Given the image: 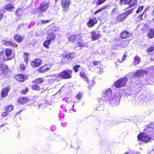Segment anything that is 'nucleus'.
Returning a JSON list of instances; mask_svg holds the SVG:
<instances>
[{
	"instance_id": "f257e3e1",
	"label": "nucleus",
	"mask_w": 154,
	"mask_h": 154,
	"mask_svg": "<svg viewBox=\"0 0 154 154\" xmlns=\"http://www.w3.org/2000/svg\"><path fill=\"white\" fill-rule=\"evenodd\" d=\"M112 90L108 88L103 92L102 99L103 100L108 101L110 105L118 106L121 97L119 96H115L112 95Z\"/></svg>"
},
{
	"instance_id": "f03ea898",
	"label": "nucleus",
	"mask_w": 154,
	"mask_h": 154,
	"mask_svg": "<svg viewBox=\"0 0 154 154\" xmlns=\"http://www.w3.org/2000/svg\"><path fill=\"white\" fill-rule=\"evenodd\" d=\"M72 70L66 69L56 74V76L62 79H68L72 78Z\"/></svg>"
},
{
	"instance_id": "7ed1b4c3",
	"label": "nucleus",
	"mask_w": 154,
	"mask_h": 154,
	"mask_svg": "<svg viewBox=\"0 0 154 154\" xmlns=\"http://www.w3.org/2000/svg\"><path fill=\"white\" fill-rule=\"evenodd\" d=\"M151 139L152 138L149 135L145 133H140L138 136V140L145 143L149 142Z\"/></svg>"
},
{
	"instance_id": "20e7f679",
	"label": "nucleus",
	"mask_w": 154,
	"mask_h": 154,
	"mask_svg": "<svg viewBox=\"0 0 154 154\" xmlns=\"http://www.w3.org/2000/svg\"><path fill=\"white\" fill-rule=\"evenodd\" d=\"M127 80L126 78L120 79L115 82L114 86L117 88H120L124 86Z\"/></svg>"
},
{
	"instance_id": "39448f33",
	"label": "nucleus",
	"mask_w": 154,
	"mask_h": 154,
	"mask_svg": "<svg viewBox=\"0 0 154 154\" xmlns=\"http://www.w3.org/2000/svg\"><path fill=\"white\" fill-rule=\"evenodd\" d=\"M74 54L72 53L68 55L63 56V58L62 59V62L63 63H66L69 62L74 58Z\"/></svg>"
},
{
	"instance_id": "423d86ee",
	"label": "nucleus",
	"mask_w": 154,
	"mask_h": 154,
	"mask_svg": "<svg viewBox=\"0 0 154 154\" xmlns=\"http://www.w3.org/2000/svg\"><path fill=\"white\" fill-rule=\"evenodd\" d=\"M49 6V4L48 2L43 1L41 3L38 7L41 12L43 13L47 10Z\"/></svg>"
},
{
	"instance_id": "0eeeda50",
	"label": "nucleus",
	"mask_w": 154,
	"mask_h": 154,
	"mask_svg": "<svg viewBox=\"0 0 154 154\" xmlns=\"http://www.w3.org/2000/svg\"><path fill=\"white\" fill-rule=\"evenodd\" d=\"M147 73V71L145 70H138L135 73H133V74L134 77H140L144 74Z\"/></svg>"
},
{
	"instance_id": "6e6552de",
	"label": "nucleus",
	"mask_w": 154,
	"mask_h": 154,
	"mask_svg": "<svg viewBox=\"0 0 154 154\" xmlns=\"http://www.w3.org/2000/svg\"><path fill=\"white\" fill-rule=\"evenodd\" d=\"M10 89V88L9 86H7L5 88H4L1 92V96L4 97L7 96Z\"/></svg>"
},
{
	"instance_id": "1a4fd4ad",
	"label": "nucleus",
	"mask_w": 154,
	"mask_h": 154,
	"mask_svg": "<svg viewBox=\"0 0 154 154\" xmlns=\"http://www.w3.org/2000/svg\"><path fill=\"white\" fill-rule=\"evenodd\" d=\"M12 52L11 50L10 49H6L5 50V53L7 60L12 59L14 57V56L11 55Z\"/></svg>"
},
{
	"instance_id": "9d476101",
	"label": "nucleus",
	"mask_w": 154,
	"mask_h": 154,
	"mask_svg": "<svg viewBox=\"0 0 154 154\" xmlns=\"http://www.w3.org/2000/svg\"><path fill=\"white\" fill-rule=\"evenodd\" d=\"M42 62L41 60L39 59H37L32 61L31 64L33 67H38L40 65Z\"/></svg>"
},
{
	"instance_id": "9b49d317",
	"label": "nucleus",
	"mask_w": 154,
	"mask_h": 154,
	"mask_svg": "<svg viewBox=\"0 0 154 154\" xmlns=\"http://www.w3.org/2000/svg\"><path fill=\"white\" fill-rule=\"evenodd\" d=\"M91 35L93 40H95L99 38L100 37V35L98 31H93L91 32Z\"/></svg>"
},
{
	"instance_id": "f8f14e48",
	"label": "nucleus",
	"mask_w": 154,
	"mask_h": 154,
	"mask_svg": "<svg viewBox=\"0 0 154 154\" xmlns=\"http://www.w3.org/2000/svg\"><path fill=\"white\" fill-rule=\"evenodd\" d=\"M82 70L79 73V75L80 77L84 80L87 82H88L89 79L87 77L85 71L83 69V68H82Z\"/></svg>"
},
{
	"instance_id": "ddd939ff",
	"label": "nucleus",
	"mask_w": 154,
	"mask_h": 154,
	"mask_svg": "<svg viewBox=\"0 0 154 154\" xmlns=\"http://www.w3.org/2000/svg\"><path fill=\"white\" fill-rule=\"evenodd\" d=\"M62 3L63 8L66 11L70 4V0H62Z\"/></svg>"
},
{
	"instance_id": "4468645a",
	"label": "nucleus",
	"mask_w": 154,
	"mask_h": 154,
	"mask_svg": "<svg viewBox=\"0 0 154 154\" xmlns=\"http://www.w3.org/2000/svg\"><path fill=\"white\" fill-rule=\"evenodd\" d=\"M31 13L32 14H35L38 15L39 17H42L43 15V13L41 12L39 7L33 9Z\"/></svg>"
},
{
	"instance_id": "2eb2a0df",
	"label": "nucleus",
	"mask_w": 154,
	"mask_h": 154,
	"mask_svg": "<svg viewBox=\"0 0 154 154\" xmlns=\"http://www.w3.org/2000/svg\"><path fill=\"white\" fill-rule=\"evenodd\" d=\"M0 70L2 71V74L5 75L8 70L7 66L5 64H1L0 66Z\"/></svg>"
},
{
	"instance_id": "dca6fc26",
	"label": "nucleus",
	"mask_w": 154,
	"mask_h": 154,
	"mask_svg": "<svg viewBox=\"0 0 154 154\" xmlns=\"http://www.w3.org/2000/svg\"><path fill=\"white\" fill-rule=\"evenodd\" d=\"M15 78L18 81L22 82L25 80L26 76L22 74H18L15 76Z\"/></svg>"
},
{
	"instance_id": "f3484780",
	"label": "nucleus",
	"mask_w": 154,
	"mask_h": 154,
	"mask_svg": "<svg viewBox=\"0 0 154 154\" xmlns=\"http://www.w3.org/2000/svg\"><path fill=\"white\" fill-rule=\"evenodd\" d=\"M126 17V15L123 13L117 17V21L119 22H122L125 20Z\"/></svg>"
},
{
	"instance_id": "a211bd4d",
	"label": "nucleus",
	"mask_w": 154,
	"mask_h": 154,
	"mask_svg": "<svg viewBox=\"0 0 154 154\" xmlns=\"http://www.w3.org/2000/svg\"><path fill=\"white\" fill-rule=\"evenodd\" d=\"M16 15L19 17H21L23 15H24L23 10L21 9H17L16 12Z\"/></svg>"
},
{
	"instance_id": "6ab92c4d",
	"label": "nucleus",
	"mask_w": 154,
	"mask_h": 154,
	"mask_svg": "<svg viewBox=\"0 0 154 154\" xmlns=\"http://www.w3.org/2000/svg\"><path fill=\"white\" fill-rule=\"evenodd\" d=\"M132 0H120L119 4L120 5H123L127 4L129 5L130 4Z\"/></svg>"
},
{
	"instance_id": "aec40b11",
	"label": "nucleus",
	"mask_w": 154,
	"mask_h": 154,
	"mask_svg": "<svg viewBox=\"0 0 154 154\" xmlns=\"http://www.w3.org/2000/svg\"><path fill=\"white\" fill-rule=\"evenodd\" d=\"M96 22V19H90L89 22L88 23V25L89 27H91L94 26Z\"/></svg>"
},
{
	"instance_id": "412c9836",
	"label": "nucleus",
	"mask_w": 154,
	"mask_h": 154,
	"mask_svg": "<svg viewBox=\"0 0 154 154\" xmlns=\"http://www.w3.org/2000/svg\"><path fill=\"white\" fill-rule=\"evenodd\" d=\"M50 69V68L47 67L46 66H45L39 68L38 71L39 72L43 73L45 71H47L49 70Z\"/></svg>"
},
{
	"instance_id": "4be33fe9",
	"label": "nucleus",
	"mask_w": 154,
	"mask_h": 154,
	"mask_svg": "<svg viewBox=\"0 0 154 154\" xmlns=\"http://www.w3.org/2000/svg\"><path fill=\"white\" fill-rule=\"evenodd\" d=\"M129 32L125 31H123L121 34V37L123 38H128L130 36Z\"/></svg>"
},
{
	"instance_id": "5701e85b",
	"label": "nucleus",
	"mask_w": 154,
	"mask_h": 154,
	"mask_svg": "<svg viewBox=\"0 0 154 154\" xmlns=\"http://www.w3.org/2000/svg\"><path fill=\"white\" fill-rule=\"evenodd\" d=\"M129 44V41L125 40L122 42L120 44V45L121 47L124 48L126 47Z\"/></svg>"
},
{
	"instance_id": "b1692460",
	"label": "nucleus",
	"mask_w": 154,
	"mask_h": 154,
	"mask_svg": "<svg viewBox=\"0 0 154 154\" xmlns=\"http://www.w3.org/2000/svg\"><path fill=\"white\" fill-rule=\"evenodd\" d=\"M56 38L55 35L51 33L49 34L47 37V39L51 41L52 40Z\"/></svg>"
},
{
	"instance_id": "393cba45",
	"label": "nucleus",
	"mask_w": 154,
	"mask_h": 154,
	"mask_svg": "<svg viewBox=\"0 0 154 154\" xmlns=\"http://www.w3.org/2000/svg\"><path fill=\"white\" fill-rule=\"evenodd\" d=\"M15 39L18 42H20L22 41L23 37H21L19 35H16L14 36Z\"/></svg>"
},
{
	"instance_id": "a878e982",
	"label": "nucleus",
	"mask_w": 154,
	"mask_h": 154,
	"mask_svg": "<svg viewBox=\"0 0 154 154\" xmlns=\"http://www.w3.org/2000/svg\"><path fill=\"white\" fill-rule=\"evenodd\" d=\"M140 58L139 57L136 56L134 58L133 64L134 65H137L140 63Z\"/></svg>"
},
{
	"instance_id": "bb28decb",
	"label": "nucleus",
	"mask_w": 154,
	"mask_h": 154,
	"mask_svg": "<svg viewBox=\"0 0 154 154\" xmlns=\"http://www.w3.org/2000/svg\"><path fill=\"white\" fill-rule=\"evenodd\" d=\"M148 37L151 38H153L154 37V29H150L149 33L148 34Z\"/></svg>"
},
{
	"instance_id": "cd10ccee",
	"label": "nucleus",
	"mask_w": 154,
	"mask_h": 154,
	"mask_svg": "<svg viewBox=\"0 0 154 154\" xmlns=\"http://www.w3.org/2000/svg\"><path fill=\"white\" fill-rule=\"evenodd\" d=\"M5 8L7 10L11 11L14 9V7L11 4H8L5 7Z\"/></svg>"
},
{
	"instance_id": "c85d7f7f",
	"label": "nucleus",
	"mask_w": 154,
	"mask_h": 154,
	"mask_svg": "<svg viewBox=\"0 0 154 154\" xmlns=\"http://www.w3.org/2000/svg\"><path fill=\"white\" fill-rule=\"evenodd\" d=\"M27 99L26 98L24 97H21L18 100V102L20 104H24L26 103Z\"/></svg>"
},
{
	"instance_id": "c756f323",
	"label": "nucleus",
	"mask_w": 154,
	"mask_h": 154,
	"mask_svg": "<svg viewBox=\"0 0 154 154\" xmlns=\"http://www.w3.org/2000/svg\"><path fill=\"white\" fill-rule=\"evenodd\" d=\"M76 38V35H72L69 36L68 37V40L72 42H75V40Z\"/></svg>"
},
{
	"instance_id": "7c9ffc66",
	"label": "nucleus",
	"mask_w": 154,
	"mask_h": 154,
	"mask_svg": "<svg viewBox=\"0 0 154 154\" xmlns=\"http://www.w3.org/2000/svg\"><path fill=\"white\" fill-rule=\"evenodd\" d=\"M51 41L47 39V40L44 42L43 43V46L47 48H49V46L50 44Z\"/></svg>"
},
{
	"instance_id": "2f4dec72",
	"label": "nucleus",
	"mask_w": 154,
	"mask_h": 154,
	"mask_svg": "<svg viewBox=\"0 0 154 154\" xmlns=\"http://www.w3.org/2000/svg\"><path fill=\"white\" fill-rule=\"evenodd\" d=\"M148 71L149 74L153 77H154V67H152L149 68Z\"/></svg>"
},
{
	"instance_id": "473e14b6",
	"label": "nucleus",
	"mask_w": 154,
	"mask_h": 154,
	"mask_svg": "<svg viewBox=\"0 0 154 154\" xmlns=\"http://www.w3.org/2000/svg\"><path fill=\"white\" fill-rule=\"evenodd\" d=\"M154 50V47H150L146 49V51L149 54H151Z\"/></svg>"
},
{
	"instance_id": "72a5a7b5",
	"label": "nucleus",
	"mask_w": 154,
	"mask_h": 154,
	"mask_svg": "<svg viewBox=\"0 0 154 154\" xmlns=\"http://www.w3.org/2000/svg\"><path fill=\"white\" fill-rule=\"evenodd\" d=\"M44 81V79H43L42 78H41L37 79L35 80L33 82L40 84L43 83Z\"/></svg>"
},
{
	"instance_id": "f704fd0d",
	"label": "nucleus",
	"mask_w": 154,
	"mask_h": 154,
	"mask_svg": "<svg viewBox=\"0 0 154 154\" xmlns=\"http://www.w3.org/2000/svg\"><path fill=\"white\" fill-rule=\"evenodd\" d=\"M32 89L33 90L38 91L40 89L39 85L37 84H34L32 86Z\"/></svg>"
},
{
	"instance_id": "c9c22d12",
	"label": "nucleus",
	"mask_w": 154,
	"mask_h": 154,
	"mask_svg": "<svg viewBox=\"0 0 154 154\" xmlns=\"http://www.w3.org/2000/svg\"><path fill=\"white\" fill-rule=\"evenodd\" d=\"M79 46L81 47H87L88 46V45L87 43H83V42L81 41L79 42L78 43Z\"/></svg>"
},
{
	"instance_id": "e433bc0d",
	"label": "nucleus",
	"mask_w": 154,
	"mask_h": 154,
	"mask_svg": "<svg viewBox=\"0 0 154 154\" xmlns=\"http://www.w3.org/2000/svg\"><path fill=\"white\" fill-rule=\"evenodd\" d=\"M5 45H11L14 47H16L17 45L13 42L11 41H5Z\"/></svg>"
},
{
	"instance_id": "4c0bfd02",
	"label": "nucleus",
	"mask_w": 154,
	"mask_h": 154,
	"mask_svg": "<svg viewBox=\"0 0 154 154\" xmlns=\"http://www.w3.org/2000/svg\"><path fill=\"white\" fill-rule=\"evenodd\" d=\"M5 110L8 112H11L13 109V107L12 105L8 106L5 108Z\"/></svg>"
},
{
	"instance_id": "58836bf2",
	"label": "nucleus",
	"mask_w": 154,
	"mask_h": 154,
	"mask_svg": "<svg viewBox=\"0 0 154 154\" xmlns=\"http://www.w3.org/2000/svg\"><path fill=\"white\" fill-rule=\"evenodd\" d=\"M29 54L26 53H24V61L26 63V64L27 63V62L28 61V56Z\"/></svg>"
},
{
	"instance_id": "ea45409f",
	"label": "nucleus",
	"mask_w": 154,
	"mask_h": 154,
	"mask_svg": "<svg viewBox=\"0 0 154 154\" xmlns=\"http://www.w3.org/2000/svg\"><path fill=\"white\" fill-rule=\"evenodd\" d=\"M118 11V8H115L111 12V15L112 16H114L115 15L117 12Z\"/></svg>"
},
{
	"instance_id": "a19ab883",
	"label": "nucleus",
	"mask_w": 154,
	"mask_h": 154,
	"mask_svg": "<svg viewBox=\"0 0 154 154\" xmlns=\"http://www.w3.org/2000/svg\"><path fill=\"white\" fill-rule=\"evenodd\" d=\"M107 0H97L98 2L96 3V5L98 6L101 5L105 2Z\"/></svg>"
},
{
	"instance_id": "79ce46f5",
	"label": "nucleus",
	"mask_w": 154,
	"mask_h": 154,
	"mask_svg": "<svg viewBox=\"0 0 154 154\" xmlns=\"http://www.w3.org/2000/svg\"><path fill=\"white\" fill-rule=\"evenodd\" d=\"M106 8V7H104L103 8H100L99 9L97 10L96 11H95L94 13V14H96L98 13L99 12H100L102 11H103Z\"/></svg>"
},
{
	"instance_id": "37998d69",
	"label": "nucleus",
	"mask_w": 154,
	"mask_h": 154,
	"mask_svg": "<svg viewBox=\"0 0 154 154\" xmlns=\"http://www.w3.org/2000/svg\"><path fill=\"white\" fill-rule=\"evenodd\" d=\"M144 13H145L144 12H143L140 16H139L136 18V20H137L139 21H140L142 20V17L143 16V14H144Z\"/></svg>"
},
{
	"instance_id": "c03bdc74",
	"label": "nucleus",
	"mask_w": 154,
	"mask_h": 154,
	"mask_svg": "<svg viewBox=\"0 0 154 154\" xmlns=\"http://www.w3.org/2000/svg\"><path fill=\"white\" fill-rule=\"evenodd\" d=\"M133 9H130V10H129L127 11H126V12L124 13H125V15H126V17H127V16L131 14L133 12Z\"/></svg>"
},
{
	"instance_id": "a18cd8bd",
	"label": "nucleus",
	"mask_w": 154,
	"mask_h": 154,
	"mask_svg": "<svg viewBox=\"0 0 154 154\" xmlns=\"http://www.w3.org/2000/svg\"><path fill=\"white\" fill-rule=\"evenodd\" d=\"M126 56L127 54H126L125 53L124 54L122 57V58L121 60V61H120L119 60H118L119 61L120 63L122 62H123V61H125V60Z\"/></svg>"
},
{
	"instance_id": "49530a36",
	"label": "nucleus",
	"mask_w": 154,
	"mask_h": 154,
	"mask_svg": "<svg viewBox=\"0 0 154 154\" xmlns=\"http://www.w3.org/2000/svg\"><path fill=\"white\" fill-rule=\"evenodd\" d=\"M143 6H140L139 8L137 10V11L136 13L137 14H138L139 12H140L143 9Z\"/></svg>"
},
{
	"instance_id": "de8ad7c7",
	"label": "nucleus",
	"mask_w": 154,
	"mask_h": 154,
	"mask_svg": "<svg viewBox=\"0 0 154 154\" xmlns=\"http://www.w3.org/2000/svg\"><path fill=\"white\" fill-rule=\"evenodd\" d=\"M78 100L80 99L82 97V93L81 92H79L78 94Z\"/></svg>"
},
{
	"instance_id": "09e8293b",
	"label": "nucleus",
	"mask_w": 154,
	"mask_h": 154,
	"mask_svg": "<svg viewBox=\"0 0 154 154\" xmlns=\"http://www.w3.org/2000/svg\"><path fill=\"white\" fill-rule=\"evenodd\" d=\"M28 89L26 88L24 90H22L21 91V93L23 94H25L28 91Z\"/></svg>"
},
{
	"instance_id": "8fccbe9b",
	"label": "nucleus",
	"mask_w": 154,
	"mask_h": 154,
	"mask_svg": "<svg viewBox=\"0 0 154 154\" xmlns=\"http://www.w3.org/2000/svg\"><path fill=\"white\" fill-rule=\"evenodd\" d=\"M137 3V0H135L134 1L133 3L129 6L130 7H131L134 6Z\"/></svg>"
},
{
	"instance_id": "3c124183",
	"label": "nucleus",
	"mask_w": 154,
	"mask_h": 154,
	"mask_svg": "<svg viewBox=\"0 0 154 154\" xmlns=\"http://www.w3.org/2000/svg\"><path fill=\"white\" fill-rule=\"evenodd\" d=\"M8 113L6 112H4L2 113V116L3 117H4L6 116L7 115Z\"/></svg>"
},
{
	"instance_id": "603ef678",
	"label": "nucleus",
	"mask_w": 154,
	"mask_h": 154,
	"mask_svg": "<svg viewBox=\"0 0 154 154\" xmlns=\"http://www.w3.org/2000/svg\"><path fill=\"white\" fill-rule=\"evenodd\" d=\"M20 68L22 70H23L25 68V66L23 64H20Z\"/></svg>"
},
{
	"instance_id": "864d4df0",
	"label": "nucleus",
	"mask_w": 154,
	"mask_h": 154,
	"mask_svg": "<svg viewBox=\"0 0 154 154\" xmlns=\"http://www.w3.org/2000/svg\"><path fill=\"white\" fill-rule=\"evenodd\" d=\"M73 69L74 71L77 72V65H75L74 66H73Z\"/></svg>"
},
{
	"instance_id": "5fc2aeb1",
	"label": "nucleus",
	"mask_w": 154,
	"mask_h": 154,
	"mask_svg": "<svg viewBox=\"0 0 154 154\" xmlns=\"http://www.w3.org/2000/svg\"><path fill=\"white\" fill-rule=\"evenodd\" d=\"M42 23L43 24H45V23H48L49 22V20H42Z\"/></svg>"
},
{
	"instance_id": "6e6d98bb",
	"label": "nucleus",
	"mask_w": 154,
	"mask_h": 154,
	"mask_svg": "<svg viewBox=\"0 0 154 154\" xmlns=\"http://www.w3.org/2000/svg\"><path fill=\"white\" fill-rule=\"evenodd\" d=\"M98 63H100V62L97 61H94L93 63V64L95 66L97 65Z\"/></svg>"
},
{
	"instance_id": "4d7b16f0",
	"label": "nucleus",
	"mask_w": 154,
	"mask_h": 154,
	"mask_svg": "<svg viewBox=\"0 0 154 154\" xmlns=\"http://www.w3.org/2000/svg\"><path fill=\"white\" fill-rule=\"evenodd\" d=\"M23 26V25L22 24H21V25H19L17 27V30H19L20 28L22 26Z\"/></svg>"
},
{
	"instance_id": "13d9d810",
	"label": "nucleus",
	"mask_w": 154,
	"mask_h": 154,
	"mask_svg": "<svg viewBox=\"0 0 154 154\" xmlns=\"http://www.w3.org/2000/svg\"><path fill=\"white\" fill-rule=\"evenodd\" d=\"M100 69V70L99 73V74H101L103 72V70L102 69Z\"/></svg>"
},
{
	"instance_id": "bf43d9fd",
	"label": "nucleus",
	"mask_w": 154,
	"mask_h": 154,
	"mask_svg": "<svg viewBox=\"0 0 154 154\" xmlns=\"http://www.w3.org/2000/svg\"><path fill=\"white\" fill-rule=\"evenodd\" d=\"M2 13L1 12H0V20H1V19L2 18Z\"/></svg>"
},
{
	"instance_id": "052dcab7",
	"label": "nucleus",
	"mask_w": 154,
	"mask_h": 154,
	"mask_svg": "<svg viewBox=\"0 0 154 154\" xmlns=\"http://www.w3.org/2000/svg\"><path fill=\"white\" fill-rule=\"evenodd\" d=\"M149 129H152V128H150L147 127V128H146V129H145V130H146V131H148V130H149Z\"/></svg>"
},
{
	"instance_id": "680f3d73",
	"label": "nucleus",
	"mask_w": 154,
	"mask_h": 154,
	"mask_svg": "<svg viewBox=\"0 0 154 154\" xmlns=\"http://www.w3.org/2000/svg\"><path fill=\"white\" fill-rule=\"evenodd\" d=\"M151 60H154V58H151Z\"/></svg>"
},
{
	"instance_id": "e2e57ef3",
	"label": "nucleus",
	"mask_w": 154,
	"mask_h": 154,
	"mask_svg": "<svg viewBox=\"0 0 154 154\" xmlns=\"http://www.w3.org/2000/svg\"><path fill=\"white\" fill-rule=\"evenodd\" d=\"M77 66H78V69L80 67V66L78 65Z\"/></svg>"
},
{
	"instance_id": "0e129e2a",
	"label": "nucleus",
	"mask_w": 154,
	"mask_h": 154,
	"mask_svg": "<svg viewBox=\"0 0 154 154\" xmlns=\"http://www.w3.org/2000/svg\"><path fill=\"white\" fill-rule=\"evenodd\" d=\"M146 16H147L146 14H145V17H146Z\"/></svg>"
},
{
	"instance_id": "69168bd1",
	"label": "nucleus",
	"mask_w": 154,
	"mask_h": 154,
	"mask_svg": "<svg viewBox=\"0 0 154 154\" xmlns=\"http://www.w3.org/2000/svg\"><path fill=\"white\" fill-rule=\"evenodd\" d=\"M125 154H129L128 152H126V153H125Z\"/></svg>"
},
{
	"instance_id": "338daca9",
	"label": "nucleus",
	"mask_w": 154,
	"mask_h": 154,
	"mask_svg": "<svg viewBox=\"0 0 154 154\" xmlns=\"http://www.w3.org/2000/svg\"><path fill=\"white\" fill-rule=\"evenodd\" d=\"M152 80L153 82H154V79H153Z\"/></svg>"
},
{
	"instance_id": "774afa93",
	"label": "nucleus",
	"mask_w": 154,
	"mask_h": 154,
	"mask_svg": "<svg viewBox=\"0 0 154 154\" xmlns=\"http://www.w3.org/2000/svg\"><path fill=\"white\" fill-rule=\"evenodd\" d=\"M153 20L154 21V18L153 19Z\"/></svg>"
}]
</instances>
